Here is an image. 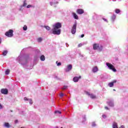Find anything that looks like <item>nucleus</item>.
<instances>
[{
	"instance_id": "412c9836",
	"label": "nucleus",
	"mask_w": 128,
	"mask_h": 128,
	"mask_svg": "<svg viewBox=\"0 0 128 128\" xmlns=\"http://www.w3.org/2000/svg\"><path fill=\"white\" fill-rule=\"evenodd\" d=\"M115 12L116 14H120V10L119 9H116L115 10Z\"/></svg>"
},
{
	"instance_id": "aec40b11",
	"label": "nucleus",
	"mask_w": 128,
	"mask_h": 128,
	"mask_svg": "<svg viewBox=\"0 0 128 128\" xmlns=\"http://www.w3.org/2000/svg\"><path fill=\"white\" fill-rule=\"evenodd\" d=\"M90 98H96V97L93 94H91V95L90 96Z\"/></svg>"
},
{
	"instance_id": "f3484780",
	"label": "nucleus",
	"mask_w": 128,
	"mask_h": 128,
	"mask_svg": "<svg viewBox=\"0 0 128 128\" xmlns=\"http://www.w3.org/2000/svg\"><path fill=\"white\" fill-rule=\"evenodd\" d=\"M7 54H8V50H4V51L3 52H2V54H3V56H6Z\"/></svg>"
},
{
	"instance_id": "bb28decb",
	"label": "nucleus",
	"mask_w": 128,
	"mask_h": 128,
	"mask_svg": "<svg viewBox=\"0 0 128 128\" xmlns=\"http://www.w3.org/2000/svg\"><path fill=\"white\" fill-rule=\"evenodd\" d=\"M27 8H32V5H28L26 6Z\"/></svg>"
},
{
	"instance_id": "393cba45",
	"label": "nucleus",
	"mask_w": 128,
	"mask_h": 128,
	"mask_svg": "<svg viewBox=\"0 0 128 128\" xmlns=\"http://www.w3.org/2000/svg\"><path fill=\"white\" fill-rule=\"evenodd\" d=\"M42 40V38H38V42H40Z\"/></svg>"
},
{
	"instance_id": "20e7f679",
	"label": "nucleus",
	"mask_w": 128,
	"mask_h": 128,
	"mask_svg": "<svg viewBox=\"0 0 128 128\" xmlns=\"http://www.w3.org/2000/svg\"><path fill=\"white\" fill-rule=\"evenodd\" d=\"M76 32V23H74L71 30V32L72 34H74Z\"/></svg>"
},
{
	"instance_id": "c85d7f7f",
	"label": "nucleus",
	"mask_w": 128,
	"mask_h": 128,
	"mask_svg": "<svg viewBox=\"0 0 128 128\" xmlns=\"http://www.w3.org/2000/svg\"><path fill=\"white\" fill-rule=\"evenodd\" d=\"M60 98H62V96H64V94L60 93Z\"/></svg>"
},
{
	"instance_id": "a878e982",
	"label": "nucleus",
	"mask_w": 128,
	"mask_h": 128,
	"mask_svg": "<svg viewBox=\"0 0 128 128\" xmlns=\"http://www.w3.org/2000/svg\"><path fill=\"white\" fill-rule=\"evenodd\" d=\"M23 30H28V27L26 26H24L23 27Z\"/></svg>"
},
{
	"instance_id": "b1692460",
	"label": "nucleus",
	"mask_w": 128,
	"mask_h": 128,
	"mask_svg": "<svg viewBox=\"0 0 128 128\" xmlns=\"http://www.w3.org/2000/svg\"><path fill=\"white\" fill-rule=\"evenodd\" d=\"M28 102H29L30 104H32V99H28Z\"/></svg>"
},
{
	"instance_id": "cd10ccee",
	"label": "nucleus",
	"mask_w": 128,
	"mask_h": 128,
	"mask_svg": "<svg viewBox=\"0 0 128 128\" xmlns=\"http://www.w3.org/2000/svg\"><path fill=\"white\" fill-rule=\"evenodd\" d=\"M99 52H102V46H101L100 48L98 49Z\"/></svg>"
},
{
	"instance_id": "6e6552de",
	"label": "nucleus",
	"mask_w": 128,
	"mask_h": 128,
	"mask_svg": "<svg viewBox=\"0 0 128 128\" xmlns=\"http://www.w3.org/2000/svg\"><path fill=\"white\" fill-rule=\"evenodd\" d=\"M98 48H100V44H93V49L96 50H98Z\"/></svg>"
},
{
	"instance_id": "c9c22d12",
	"label": "nucleus",
	"mask_w": 128,
	"mask_h": 128,
	"mask_svg": "<svg viewBox=\"0 0 128 128\" xmlns=\"http://www.w3.org/2000/svg\"><path fill=\"white\" fill-rule=\"evenodd\" d=\"M14 122H15V124H18V120H15Z\"/></svg>"
},
{
	"instance_id": "79ce46f5",
	"label": "nucleus",
	"mask_w": 128,
	"mask_h": 128,
	"mask_svg": "<svg viewBox=\"0 0 128 128\" xmlns=\"http://www.w3.org/2000/svg\"><path fill=\"white\" fill-rule=\"evenodd\" d=\"M106 110H108V106H105Z\"/></svg>"
},
{
	"instance_id": "ea45409f",
	"label": "nucleus",
	"mask_w": 128,
	"mask_h": 128,
	"mask_svg": "<svg viewBox=\"0 0 128 128\" xmlns=\"http://www.w3.org/2000/svg\"><path fill=\"white\" fill-rule=\"evenodd\" d=\"M103 20H104V22H108V20L104 18Z\"/></svg>"
},
{
	"instance_id": "49530a36",
	"label": "nucleus",
	"mask_w": 128,
	"mask_h": 128,
	"mask_svg": "<svg viewBox=\"0 0 128 128\" xmlns=\"http://www.w3.org/2000/svg\"><path fill=\"white\" fill-rule=\"evenodd\" d=\"M116 90L114 89V90Z\"/></svg>"
},
{
	"instance_id": "a18cd8bd",
	"label": "nucleus",
	"mask_w": 128,
	"mask_h": 128,
	"mask_svg": "<svg viewBox=\"0 0 128 128\" xmlns=\"http://www.w3.org/2000/svg\"><path fill=\"white\" fill-rule=\"evenodd\" d=\"M93 126H94L96 125L95 124H94V125H92Z\"/></svg>"
},
{
	"instance_id": "9b49d317",
	"label": "nucleus",
	"mask_w": 128,
	"mask_h": 128,
	"mask_svg": "<svg viewBox=\"0 0 128 128\" xmlns=\"http://www.w3.org/2000/svg\"><path fill=\"white\" fill-rule=\"evenodd\" d=\"M98 70V66H96L93 68L92 71L93 72H96Z\"/></svg>"
},
{
	"instance_id": "473e14b6",
	"label": "nucleus",
	"mask_w": 128,
	"mask_h": 128,
	"mask_svg": "<svg viewBox=\"0 0 128 128\" xmlns=\"http://www.w3.org/2000/svg\"><path fill=\"white\" fill-rule=\"evenodd\" d=\"M86 94H88V96H91L92 94H90V92H86Z\"/></svg>"
},
{
	"instance_id": "f03ea898",
	"label": "nucleus",
	"mask_w": 128,
	"mask_h": 128,
	"mask_svg": "<svg viewBox=\"0 0 128 128\" xmlns=\"http://www.w3.org/2000/svg\"><path fill=\"white\" fill-rule=\"evenodd\" d=\"M106 66H108V68H109V70H112V72H116V68H114V65H112V64H111L108 62H106Z\"/></svg>"
},
{
	"instance_id": "e433bc0d",
	"label": "nucleus",
	"mask_w": 128,
	"mask_h": 128,
	"mask_svg": "<svg viewBox=\"0 0 128 128\" xmlns=\"http://www.w3.org/2000/svg\"><path fill=\"white\" fill-rule=\"evenodd\" d=\"M56 112V113L58 112V114H62V112H60V111H57V112Z\"/></svg>"
},
{
	"instance_id": "dca6fc26",
	"label": "nucleus",
	"mask_w": 128,
	"mask_h": 128,
	"mask_svg": "<svg viewBox=\"0 0 128 128\" xmlns=\"http://www.w3.org/2000/svg\"><path fill=\"white\" fill-rule=\"evenodd\" d=\"M28 4H26V0H24V3L22 4V6L24 7V6H26Z\"/></svg>"
},
{
	"instance_id": "f704fd0d",
	"label": "nucleus",
	"mask_w": 128,
	"mask_h": 128,
	"mask_svg": "<svg viewBox=\"0 0 128 128\" xmlns=\"http://www.w3.org/2000/svg\"><path fill=\"white\" fill-rule=\"evenodd\" d=\"M57 66H62V63L58 62V64H57Z\"/></svg>"
},
{
	"instance_id": "c756f323",
	"label": "nucleus",
	"mask_w": 128,
	"mask_h": 128,
	"mask_svg": "<svg viewBox=\"0 0 128 128\" xmlns=\"http://www.w3.org/2000/svg\"><path fill=\"white\" fill-rule=\"evenodd\" d=\"M66 88H68V86H64L62 90H66Z\"/></svg>"
},
{
	"instance_id": "423d86ee",
	"label": "nucleus",
	"mask_w": 128,
	"mask_h": 128,
	"mask_svg": "<svg viewBox=\"0 0 128 128\" xmlns=\"http://www.w3.org/2000/svg\"><path fill=\"white\" fill-rule=\"evenodd\" d=\"M84 12V11L82 9H77L76 10V13L78 14H82Z\"/></svg>"
},
{
	"instance_id": "58836bf2",
	"label": "nucleus",
	"mask_w": 128,
	"mask_h": 128,
	"mask_svg": "<svg viewBox=\"0 0 128 128\" xmlns=\"http://www.w3.org/2000/svg\"><path fill=\"white\" fill-rule=\"evenodd\" d=\"M120 128H124V126H121Z\"/></svg>"
},
{
	"instance_id": "a19ab883",
	"label": "nucleus",
	"mask_w": 128,
	"mask_h": 128,
	"mask_svg": "<svg viewBox=\"0 0 128 128\" xmlns=\"http://www.w3.org/2000/svg\"><path fill=\"white\" fill-rule=\"evenodd\" d=\"M84 34H82L81 35V38H84Z\"/></svg>"
},
{
	"instance_id": "a211bd4d",
	"label": "nucleus",
	"mask_w": 128,
	"mask_h": 128,
	"mask_svg": "<svg viewBox=\"0 0 128 128\" xmlns=\"http://www.w3.org/2000/svg\"><path fill=\"white\" fill-rule=\"evenodd\" d=\"M108 105L110 106H114V102H108Z\"/></svg>"
},
{
	"instance_id": "6ab92c4d",
	"label": "nucleus",
	"mask_w": 128,
	"mask_h": 128,
	"mask_svg": "<svg viewBox=\"0 0 128 128\" xmlns=\"http://www.w3.org/2000/svg\"><path fill=\"white\" fill-rule=\"evenodd\" d=\"M44 28L47 30H50V27L48 26H44Z\"/></svg>"
},
{
	"instance_id": "37998d69",
	"label": "nucleus",
	"mask_w": 128,
	"mask_h": 128,
	"mask_svg": "<svg viewBox=\"0 0 128 128\" xmlns=\"http://www.w3.org/2000/svg\"><path fill=\"white\" fill-rule=\"evenodd\" d=\"M1 42H2V39L0 38V44H1Z\"/></svg>"
},
{
	"instance_id": "9d476101",
	"label": "nucleus",
	"mask_w": 128,
	"mask_h": 128,
	"mask_svg": "<svg viewBox=\"0 0 128 128\" xmlns=\"http://www.w3.org/2000/svg\"><path fill=\"white\" fill-rule=\"evenodd\" d=\"M116 80H114V82H110L108 86L110 88H112V86H114V84H116Z\"/></svg>"
},
{
	"instance_id": "4468645a",
	"label": "nucleus",
	"mask_w": 128,
	"mask_h": 128,
	"mask_svg": "<svg viewBox=\"0 0 128 128\" xmlns=\"http://www.w3.org/2000/svg\"><path fill=\"white\" fill-rule=\"evenodd\" d=\"M4 126L6 128H10V124L8 122H5L4 123Z\"/></svg>"
},
{
	"instance_id": "7ed1b4c3",
	"label": "nucleus",
	"mask_w": 128,
	"mask_h": 128,
	"mask_svg": "<svg viewBox=\"0 0 128 128\" xmlns=\"http://www.w3.org/2000/svg\"><path fill=\"white\" fill-rule=\"evenodd\" d=\"M5 36L8 38H12L14 36V30H10L8 32L5 33Z\"/></svg>"
},
{
	"instance_id": "f257e3e1",
	"label": "nucleus",
	"mask_w": 128,
	"mask_h": 128,
	"mask_svg": "<svg viewBox=\"0 0 128 128\" xmlns=\"http://www.w3.org/2000/svg\"><path fill=\"white\" fill-rule=\"evenodd\" d=\"M62 28V23L57 22L53 25V28L52 29V32L53 34H60L61 30L60 28Z\"/></svg>"
},
{
	"instance_id": "de8ad7c7",
	"label": "nucleus",
	"mask_w": 128,
	"mask_h": 128,
	"mask_svg": "<svg viewBox=\"0 0 128 128\" xmlns=\"http://www.w3.org/2000/svg\"><path fill=\"white\" fill-rule=\"evenodd\" d=\"M12 112V110H11Z\"/></svg>"
},
{
	"instance_id": "7c9ffc66",
	"label": "nucleus",
	"mask_w": 128,
	"mask_h": 128,
	"mask_svg": "<svg viewBox=\"0 0 128 128\" xmlns=\"http://www.w3.org/2000/svg\"><path fill=\"white\" fill-rule=\"evenodd\" d=\"M102 117L104 118H106V116L104 115V114H103L102 116Z\"/></svg>"
},
{
	"instance_id": "ddd939ff",
	"label": "nucleus",
	"mask_w": 128,
	"mask_h": 128,
	"mask_svg": "<svg viewBox=\"0 0 128 128\" xmlns=\"http://www.w3.org/2000/svg\"><path fill=\"white\" fill-rule=\"evenodd\" d=\"M112 128H118V123L116 122H114L112 124Z\"/></svg>"
},
{
	"instance_id": "2eb2a0df",
	"label": "nucleus",
	"mask_w": 128,
	"mask_h": 128,
	"mask_svg": "<svg viewBox=\"0 0 128 128\" xmlns=\"http://www.w3.org/2000/svg\"><path fill=\"white\" fill-rule=\"evenodd\" d=\"M46 60V58L44 57V55L41 56L40 60L44 62V60Z\"/></svg>"
},
{
	"instance_id": "39448f33",
	"label": "nucleus",
	"mask_w": 128,
	"mask_h": 128,
	"mask_svg": "<svg viewBox=\"0 0 128 128\" xmlns=\"http://www.w3.org/2000/svg\"><path fill=\"white\" fill-rule=\"evenodd\" d=\"M0 92L3 94H8V90L7 88H2Z\"/></svg>"
},
{
	"instance_id": "f8f14e48",
	"label": "nucleus",
	"mask_w": 128,
	"mask_h": 128,
	"mask_svg": "<svg viewBox=\"0 0 128 128\" xmlns=\"http://www.w3.org/2000/svg\"><path fill=\"white\" fill-rule=\"evenodd\" d=\"M72 14L75 20H78V15L76 13L73 12L72 13Z\"/></svg>"
},
{
	"instance_id": "4c0bfd02",
	"label": "nucleus",
	"mask_w": 128,
	"mask_h": 128,
	"mask_svg": "<svg viewBox=\"0 0 128 128\" xmlns=\"http://www.w3.org/2000/svg\"><path fill=\"white\" fill-rule=\"evenodd\" d=\"M0 109L2 108V106L1 104H0Z\"/></svg>"
},
{
	"instance_id": "c03bdc74",
	"label": "nucleus",
	"mask_w": 128,
	"mask_h": 128,
	"mask_svg": "<svg viewBox=\"0 0 128 128\" xmlns=\"http://www.w3.org/2000/svg\"><path fill=\"white\" fill-rule=\"evenodd\" d=\"M50 4H51V6H52V2H50Z\"/></svg>"
},
{
	"instance_id": "5701e85b",
	"label": "nucleus",
	"mask_w": 128,
	"mask_h": 128,
	"mask_svg": "<svg viewBox=\"0 0 128 128\" xmlns=\"http://www.w3.org/2000/svg\"><path fill=\"white\" fill-rule=\"evenodd\" d=\"M10 72V70L8 69L5 72L6 74H8Z\"/></svg>"
},
{
	"instance_id": "1a4fd4ad",
	"label": "nucleus",
	"mask_w": 128,
	"mask_h": 128,
	"mask_svg": "<svg viewBox=\"0 0 128 128\" xmlns=\"http://www.w3.org/2000/svg\"><path fill=\"white\" fill-rule=\"evenodd\" d=\"M80 78H81L80 76L79 77H78V76L74 77L73 78V82H78V80H80Z\"/></svg>"
},
{
	"instance_id": "2f4dec72",
	"label": "nucleus",
	"mask_w": 128,
	"mask_h": 128,
	"mask_svg": "<svg viewBox=\"0 0 128 128\" xmlns=\"http://www.w3.org/2000/svg\"><path fill=\"white\" fill-rule=\"evenodd\" d=\"M82 46V44H80L78 45V48H80V46Z\"/></svg>"
},
{
	"instance_id": "4be33fe9",
	"label": "nucleus",
	"mask_w": 128,
	"mask_h": 128,
	"mask_svg": "<svg viewBox=\"0 0 128 128\" xmlns=\"http://www.w3.org/2000/svg\"><path fill=\"white\" fill-rule=\"evenodd\" d=\"M116 16L115 14H113V16L112 17V18L113 20H116Z\"/></svg>"
},
{
	"instance_id": "72a5a7b5",
	"label": "nucleus",
	"mask_w": 128,
	"mask_h": 128,
	"mask_svg": "<svg viewBox=\"0 0 128 128\" xmlns=\"http://www.w3.org/2000/svg\"><path fill=\"white\" fill-rule=\"evenodd\" d=\"M24 100H28V98L26 97H24Z\"/></svg>"
},
{
	"instance_id": "0eeeda50",
	"label": "nucleus",
	"mask_w": 128,
	"mask_h": 128,
	"mask_svg": "<svg viewBox=\"0 0 128 128\" xmlns=\"http://www.w3.org/2000/svg\"><path fill=\"white\" fill-rule=\"evenodd\" d=\"M67 70H66V72H70V70H71L72 68V64H68L67 66Z\"/></svg>"
}]
</instances>
